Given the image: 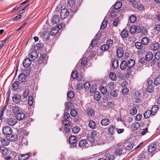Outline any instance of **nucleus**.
<instances>
[{
    "label": "nucleus",
    "instance_id": "obj_31",
    "mask_svg": "<svg viewBox=\"0 0 160 160\" xmlns=\"http://www.w3.org/2000/svg\"><path fill=\"white\" fill-rule=\"evenodd\" d=\"M0 150L1 151L3 155L5 156L8 155V152L7 148L5 147H0Z\"/></svg>",
    "mask_w": 160,
    "mask_h": 160
},
{
    "label": "nucleus",
    "instance_id": "obj_25",
    "mask_svg": "<svg viewBox=\"0 0 160 160\" xmlns=\"http://www.w3.org/2000/svg\"><path fill=\"white\" fill-rule=\"evenodd\" d=\"M117 56L118 58H121L123 54V51L122 47H119L118 48L117 51Z\"/></svg>",
    "mask_w": 160,
    "mask_h": 160
},
{
    "label": "nucleus",
    "instance_id": "obj_62",
    "mask_svg": "<svg viewBox=\"0 0 160 160\" xmlns=\"http://www.w3.org/2000/svg\"><path fill=\"white\" fill-rule=\"evenodd\" d=\"M91 85L90 83L88 82H86L84 84H83V86L85 89H86V91L90 87Z\"/></svg>",
    "mask_w": 160,
    "mask_h": 160
},
{
    "label": "nucleus",
    "instance_id": "obj_41",
    "mask_svg": "<svg viewBox=\"0 0 160 160\" xmlns=\"http://www.w3.org/2000/svg\"><path fill=\"white\" fill-rule=\"evenodd\" d=\"M96 126L95 122L92 120H91L89 121L88 126L92 129H94Z\"/></svg>",
    "mask_w": 160,
    "mask_h": 160
},
{
    "label": "nucleus",
    "instance_id": "obj_21",
    "mask_svg": "<svg viewBox=\"0 0 160 160\" xmlns=\"http://www.w3.org/2000/svg\"><path fill=\"white\" fill-rule=\"evenodd\" d=\"M60 20V17L59 15H54L53 18L51 19L52 23L55 24L58 23Z\"/></svg>",
    "mask_w": 160,
    "mask_h": 160
},
{
    "label": "nucleus",
    "instance_id": "obj_53",
    "mask_svg": "<svg viewBox=\"0 0 160 160\" xmlns=\"http://www.w3.org/2000/svg\"><path fill=\"white\" fill-rule=\"evenodd\" d=\"M129 18L130 21L131 23H133L136 21V17L134 15H132Z\"/></svg>",
    "mask_w": 160,
    "mask_h": 160
},
{
    "label": "nucleus",
    "instance_id": "obj_42",
    "mask_svg": "<svg viewBox=\"0 0 160 160\" xmlns=\"http://www.w3.org/2000/svg\"><path fill=\"white\" fill-rule=\"evenodd\" d=\"M110 94L111 96L113 97H117L118 95V93L117 90L113 88L111 89L110 92Z\"/></svg>",
    "mask_w": 160,
    "mask_h": 160
},
{
    "label": "nucleus",
    "instance_id": "obj_63",
    "mask_svg": "<svg viewBox=\"0 0 160 160\" xmlns=\"http://www.w3.org/2000/svg\"><path fill=\"white\" fill-rule=\"evenodd\" d=\"M136 30L135 29V25H133L130 27V32L131 34H133L136 32Z\"/></svg>",
    "mask_w": 160,
    "mask_h": 160
},
{
    "label": "nucleus",
    "instance_id": "obj_45",
    "mask_svg": "<svg viewBox=\"0 0 160 160\" xmlns=\"http://www.w3.org/2000/svg\"><path fill=\"white\" fill-rule=\"evenodd\" d=\"M140 126V124L138 122L134 123L132 125L133 130L134 131H135L138 129H139Z\"/></svg>",
    "mask_w": 160,
    "mask_h": 160
},
{
    "label": "nucleus",
    "instance_id": "obj_19",
    "mask_svg": "<svg viewBox=\"0 0 160 160\" xmlns=\"http://www.w3.org/2000/svg\"><path fill=\"white\" fill-rule=\"evenodd\" d=\"M27 76L23 73H21L18 76V79L22 82H25L26 81Z\"/></svg>",
    "mask_w": 160,
    "mask_h": 160
},
{
    "label": "nucleus",
    "instance_id": "obj_39",
    "mask_svg": "<svg viewBox=\"0 0 160 160\" xmlns=\"http://www.w3.org/2000/svg\"><path fill=\"white\" fill-rule=\"evenodd\" d=\"M20 84V82L18 81H15L14 83L12 84V89L13 90H17Z\"/></svg>",
    "mask_w": 160,
    "mask_h": 160
},
{
    "label": "nucleus",
    "instance_id": "obj_23",
    "mask_svg": "<svg viewBox=\"0 0 160 160\" xmlns=\"http://www.w3.org/2000/svg\"><path fill=\"white\" fill-rule=\"evenodd\" d=\"M73 125L71 126H67L64 127V131L67 133H65V136L67 137L68 136V134L70 133L71 132V130L73 127Z\"/></svg>",
    "mask_w": 160,
    "mask_h": 160
},
{
    "label": "nucleus",
    "instance_id": "obj_22",
    "mask_svg": "<svg viewBox=\"0 0 160 160\" xmlns=\"http://www.w3.org/2000/svg\"><path fill=\"white\" fill-rule=\"evenodd\" d=\"M110 122L109 119L106 118L102 119L101 121V125L103 126H106L108 125Z\"/></svg>",
    "mask_w": 160,
    "mask_h": 160
},
{
    "label": "nucleus",
    "instance_id": "obj_57",
    "mask_svg": "<svg viewBox=\"0 0 160 160\" xmlns=\"http://www.w3.org/2000/svg\"><path fill=\"white\" fill-rule=\"evenodd\" d=\"M130 112L132 115H134L137 112V110L135 107H132L130 110Z\"/></svg>",
    "mask_w": 160,
    "mask_h": 160
},
{
    "label": "nucleus",
    "instance_id": "obj_30",
    "mask_svg": "<svg viewBox=\"0 0 160 160\" xmlns=\"http://www.w3.org/2000/svg\"><path fill=\"white\" fill-rule=\"evenodd\" d=\"M62 124L65 126L68 127V126H72L73 124H72L69 120L68 119H65L62 121Z\"/></svg>",
    "mask_w": 160,
    "mask_h": 160
},
{
    "label": "nucleus",
    "instance_id": "obj_33",
    "mask_svg": "<svg viewBox=\"0 0 160 160\" xmlns=\"http://www.w3.org/2000/svg\"><path fill=\"white\" fill-rule=\"evenodd\" d=\"M134 45L137 49L140 50L142 49L143 46V45L141 42H135Z\"/></svg>",
    "mask_w": 160,
    "mask_h": 160
},
{
    "label": "nucleus",
    "instance_id": "obj_38",
    "mask_svg": "<svg viewBox=\"0 0 160 160\" xmlns=\"http://www.w3.org/2000/svg\"><path fill=\"white\" fill-rule=\"evenodd\" d=\"M12 135L10 138V141L12 142H15L17 141L18 140V135L16 133H13L11 134Z\"/></svg>",
    "mask_w": 160,
    "mask_h": 160
},
{
    "label": "nucleus",
    "instance_id": "obj_60",
    "mask_svg": "<svg viewBox=\"0 0 160 160\" xmlns=\"http://www.w3.org/2000/svg\"><path fill=\"white\" fill-rule=\"evenodd\" d=\"M45 56L46 55L44 54H42L41 55L38 60V62L39 63H41L42 62V61L45 59Z\"/></svg>",
    "mask_w": 160,
    "mask_h": 160
},
{
    "label": "nucleus",
    "instance_id": "obj_2",
    "mask_svg": "<svg viewBox=\"0 0 160 160\" xmlns=\"http://www.w3.org/2000/svg\"><path fill=\"white\" fill-rule=\"evenodd\" d=\"M68 5L70 8L71 11L73 13L76 12L78 10L77 8L76 4V2L75 0H69Z\"/></svg>",
    "mask_w": 160,
    "mask_h": 160
},
{
    "label": "nucleus",
    "instance_id": "obj_3",
    "mask_svg": "<svg viewBox=\"0 0 160 160\" xmlns=\"http://www.w3.org/2000/svg\"><path fill=\"white\" fill-rule=\"evenodd\" d=\"M157 148V146L155 142L151 143L148 146V151L149 153L150 154H152V155L155 154L158 151Z\"/></svg>",
    "mask_w": 160,
    "mask_h": 160
},
{
    "label": "nucleus",
    "instance_id": "obj_59",
    "mask_svg": "<svg viewBox=\"0 0 160 160\" xmlns=\"http://www.w3.org/2000/svg\"><path fill=\"white\" fill-rule=\"evenodd\" d=\"M74 96V93L73 91L69 92L67 94L68 97L69 98H72Z\"/></svg>",
    "mask_w": 160,
    "mask_h": 160
},
{
    "label": "nucleus",
    "instance_id": "obj_6",
    "mask_svg": "<svg viewBox=\"0 0 160 160\" xmlns=\"http://www.w3.org/2000/svg\"><path fill=\"white\" fill-rule=\"evenodd\" d=\"M146 85L147 86L146 90L148 92L151 93L153 91L154 88L153 86V81L152 80H148L146 82Z\"/></svg>",
    "mask_w": 160,
    "mask_h": 160
},
{
    "label": "nucleus",
    "instance_id": "obj_61",
    "mask_svg": "<svg viewBox=\"0 0 160 160\" xmlns=\"http://www.w3.org/2000/svg\"><path fill=\"white\" fill-rule=\"evenodd\" d=\"M5 107H3L2 108L0 112V120H2L3 118V116L5 110Z\"/></svg>",
    "mask_w": 160,
    "mask_h": 160
},
{
    "label": "nucleus",
    "instance_id": "obj_14",
    "mask_svg": "<svg viewBox=\"0 0 160 160\" xmlns=\"http://www.w3.org/2000/svg\"><path fill=\"white\" fill-rule=\"evenodd\" d=\"M31 63V60L28 58H26L23 60V65L26 68L29 67Z\"/></svg>",
    "mask_w": 160,
    "mask_h": 160
},
{
    "label": "nucleus",
    "instance_id": "obj_17",
    "mask_svg": "<svg viewBox=\"0 0 160 160\" xmlns=\"http://www.w3.org/2000/svg\"><path fill=\"white\" fill-rule=\"evenodd\" d=\"M40 37L43 39V41H46L49 38V33L48 32H44L41 33Z\"/></svg>",
    "mask_w": 160,
    "mask_h": 160
},
{
    "label": "nucleus",
    "instance_id": "obj_27",
    "mask_svg": "<svg viewBox=\"0 0 160 160\" xmlns=\"http://www.w3.org/2000/svg\"><path fill=\"white\" fill-rule=\"evenodd\" d=\"M20 108L17 106L14 105L12 107V111L14 114H16L19 112H20Z\"/></svg>",
    "mask_w": 160,
    "mask_h": 160
},
{
    "label": "nucleus",
    "instance_id": "obj_56",
    "mask_svg": "<svg viewBox=\"0 0 160 160\" xmlns=\"http://www.w3.org/2000/svg\"><path fill=\"white\" fill-rule=\"evenodd\" d=\"M80 128L79 127L76 126L72 128V132L74 133H78L80 131Z\"/></svg>",
    "mask_w": 160,
    "mask_h": 160
},
{
    "label": "nucleus",
    "instance_id": "obj_49",
    "mask_svg": "<svg viewBox=\"0 0 160 160\" xmlns=\"http://www.w3.org/2000/svg\"><path fill=\"white\" fill-rule=\"evenodd\" d=\"M1 142L3 145L4 146H6L8 145L9 143V142L7 140H6L4 138H2L1 139Z\"/></svg>",
    "mask_w": 160,
    "mask_h": 160
},
{
    "label": "nucleus",
    "instance_id": "obj_7",
    "mask_svg": "<svg viewBox=\"0 0 160 160\" xmlns=\"http://www.w3.org/2000/svg\"><path fill=\"white\" fill-rule=\"evenodd\" d=\"M6 122L7 123L9 126H14L17 123V119L15 117H11L7 119Z\"/></svg>",
    "mask_w": 160,
    "mask_h": 160
},
{
    "label": "nucleus",
    "instance_id": "obj_1",
    "mask_svg": "<svg viewBox=\"0 0 160 160\" xmlns=\"http://www.w3.org/2000/svg\"><path fill=\"white\" fill-rule=\"evenodd\" d=\"M127 63V68L125 75L126 76L129 77L132 74V69L135 65V62L133 59H131L129 60Z\"/></svg>",
    "mask_w": 160,
    "mask_h": 160
},
{
    "label": "nucleus",
    "instance_id": "obj_24",
    "mask_svg": "<svg viewBox=\"0 0 160 160\" xmlns=\"http://www.w3.org/2000/svg\"><path fill=\"white\" fill-rule=\"evenodd\" d=\"M146 59L148 61H150L152 60L153 55L151 52L149 51L147 52L146 55Z\"/></svg>",
    "mask_w": 160,
    "mask_h": 160
},
{
    "label": "nucleus",
    "instance_id": "obj_15",
    "mask_svg": "<svg viewBox=\"0 0 160 160\" xmlns=\"http://www.w3.org/2000/svg\"><path fill=\"white\" fill-rule=\"evenodd\" d=\"M134 98L136 102L140 103L142 102L141 94L138 92H135V95L134 96Z\"/></svg>",
    "mask_w": 160,
    "mask_h": 160
},
{
    "label": "nucleus",
    "instance_id": "obj_40",
    "mask_svg": "<svg viewBox=\"0 0 160 160\" xmlns=\"http://www.w3.org/2000/svg\"><path fill=\"white\" fill-rule=\"evenodd\" d=\"M87 113L88 116L92 117L94 115L95 112L91 108H88L87 111Z\"/></svg>",
    "mask_w": 160,
    "mask_h": 160
},
{
    "label": "nucleus",
    "instance_id": "obj_12",
    "mask_svg": "<svg viewBox=\"0 0 160 160\" xmlns=\"http://www.w3.org/2000/svg\"><path fill=\"white\" fill-rule=\"evenodd\" d=\"M123 148L121 146H116L113 149V153L115 155H120L122 152Z\"/></svg>",
    "mask_w": 160,
    "mask_h": 160
},
{
    "label": "nucleus",
    "instance_id": "obj_28",
    "mask_svg": "<svg viewBox=\"0 0 160 160\" xmlns=\"http://www.w3.org/2000/svg\"><path fill=\"white\" fill-rule=\"evenodd\" d=\"M128 31L124 29L121 32V35L122 38H125L128 37Z\"/></svg>",
    "mask_w": 160,
    "mask_h": 160
},
{
    "label": "nucleus",
    "instance_id": "obj_46",
    "mask_svg": "<svg viewBox=\"0 0 160 160\" xmlns=\"http://www.w3.org/2000/svg\"><path fill=\"white\" fill-rule=\"evenodd\" d=\"M154 84L156 86L158 85L160 83V76H158L154 79L153 82Z\"/></svg>",
    "mask_w": 160,
    "mask_h": 160
},
{
    "label": "nucleus",
    "instance_id": "obj_32",
    "mask_svg": "<svg viewBox=\"0 0 160 160\" xmlns=\"http://www.w3.org/2000/svg\"><path fill=\"white\" fill-rule=\"evenodd\" d=\"M141 42L143 45H146L149 43V39L148 37H144L142 39Z\"/></svg>",
    "mask_w": 160,
    "mask_h": 160
},
{
    "label": "nucleus",
    "instance_id": "obj_18",
    "mask_svg": "<svg viewBox=\"0 0 160 160\" xmlns=\"http://www.w3.org/2000/svg\"><path fill=\"white\" fill-rule=\"evenodd\" d=\"M25 116V114L22 112H19L17 114H15V118L17 120L21 121L23 120Z\"/></svg>",
    "mask_w": 160,
    "mask_h": 160
},
{
    "label": "nucleus",
    "instance_id": "obj_8",
    "mask_svg": "<svg viewBox=\"0 0 160 160\" xmlns=\"http://www.w3.org/2000/svg\"><path fill=\"white\" fill-rule=\"evenodd\" d=\"M149 46L150 50L153 51L158 50L160 47L159 44L155 41L151 42Z\"/></svg>",
    "mask_w": 160,
    "mask_h": 160
},
{
    "label": "nucleus",
    "instance_id": "obj_36",
    "mask_svg": "<svg viewBox=\"0 0 160 160\" xmlns=\"http://www.w3.org/2000/svg\"><path fill=\"white\" fill-rule=\"evenodd\" d=\"M115 126L114 125L110 126L108 129V132L109 134L113 135L115 133Z\"/></svg>",
    "mask_w": 160,
    "mask_h": 160
},
{
    "label": "nucleus",
    "instance_id": "obj_47",
    "mask_svg": "<svg viewBox=\"0 0 160 160\" xmlns=\"http://www.w3.org/2000/svg\"><path fill=\"white\" fill-rule=\"evenodd\" d=\"M99 89L102 94H105L107 92V89L102 85L100 86Z\"/></svg>",
    "mask_w": 160,
    "mask_h": 160
},
{
    "label": "nucleus",
    "instance_id": "obj_16",
    "mask_svg": "<svg viewBox=\"0 0 160 160\" xmlns=\"http://www.w3.org/2000/svg\"><path fill=\"white\" fill-rule=\"evenodd\" d=\"M88 145L87 141L85 139H82L78 143V146L80 147L86 148L88 147Z\"/></svg>",
    "mask_w": 160,
    "mask_h": 160
},
{
    "label": "nucleus",
    "instance_id": "obj_11",
    "mask_svg": "<svg viewBox=\"0 0 160 160\" xmlns=\"http://www.w3.org/2000/svg\"><path fill=\"white\" fill-rule=\"evenodd\" d=\"M69 14L68 9L65 8L62 9L60 12V16L62 19H64L68 17Z\"/></svg>",
    "mask_w": 160,
    "mask_h": 160
},
{
    "label": "nucleus",
    "instance_id": "obj_51",
    "mask_svg": "<svg viewBox=\"0 0 160 160\" xmlns=\"http://www.w3.org/2000/svg\"><path fill=\"white\" fill-rule=\"evenodd\" d=\"M70 114L72 116L75 117L78 115V112L75 109H72L70 111Z\"/></svg>",
    "mask_w": 160,
    "mask_h": 160
},
{
    "label": "nucleus",
    "instance_id": "obj_52",
    "mask_svg": "<svg viewBox=\"0 0 160 160\" xmlns=\"http://www.w3.org/2000/svg\"><path fill=\"white\" fill-rule=\"evenodd\" d=\"M151 112L150 110H147L144 114V117L145 118H147L151 116Z\"/></svg>",
    "mask_w": 160,
    "mask_h": 160
},
{
    "label": "nucleus",
    "instance_id": "obj_58",
    "mask_svg": "<svg viewBox=\"0 0 160 160\" xmlns=\"http://www.w3.org/2000/svg\"><path fill=\"white\" fill-rule=\"evenodd\" d=\"M133 147V143H129L128 146L126 147V150L127 151L131 150Z\"/></svg>",
    "mask_w": 160,
    "mask_h": 160
},
{
    "label": "nucleus",
    "instance_id": "obj_20",
    "mask_svg": "<svg viewBox=\"0 0 160 160\" xmlns=\"http://www.w3.org/2000/svg\"><path fill=\"white\" fill-rule=\"evenodd\" d=\"M21 96L18 94L14 95L12 98L13 102L16 103H18L21 101Z\"/></svg>",
    "mask_w": 160,
    "mask_h": 160
},
{
    "label": "nucleus",
    "instance_id": "obj_55",
    "mask_svg": "<svg viewBox=\"0 0 160 160\" xmlns=\"http://www.w3.org/2000/svg\"><path fill=\"white\" fill-rule=\"evenodd\" d=\"M108 24V21L107 20L106 21H105V20H103L102 22V24L100 28L101 29H104L107 26V24Z\"/></svg>",
    "mask_w": 160,
    "mask_h": 160
},
{
    "label": "nucleus",
    "instance_id": "obj_54",
    "mask_svg": "<svg viewBox=\"0 0 160 160\" xmlns=\"http://www.w3.org/2000/svg\"><path fill=\"white\" fill-rule=\"evenodd\" d=\"M101 33L100 32V31H99L98 33H97L95 36V38L96 40H99L101 39Z\"/></svg>",
    "mask_w": 160,
    "mask_h": 160
},
{
    "label": "nucleus",
    "instance_id": "obj_4",
    "mask_svg": "<svg viewBox=\"0 0 160 160\" xmlns=\"http://www.w3.org/2000/svg\"><path fill=\"white\" fill-rule=\"evenodd\" d=\"M103 156L102 158H98V160H114L116 157L113 155L107 152Z\"/></svg>",
    "mask_w": 160,
    "mask_h": 160
},
{
    "label": "nucleus",
    "instance_id": "obj_34",
    "mask_svg": "<svg viewBox=\"0 0 160 160\" xmlns=\"http://www.w3.org/2000/svg\"><path fill=\"white\" fill-rule=\"evenodd\" d=\"M127 67V63L125 61H122L120 65V68L122 70H125Z\"/></svg>",
    "mask_w": 160,
    "mask_h": 160
},
{
    "label": "nucleus",
    "instance_id": "obj_35",
    "mask_svg": "<svg viewBox=\"0 0 160 160\" xmlns=\"http://www.w3.org/2000/svg\"><path fill=\"white\" fill-rule=\"evenodd\" d=\"M83 73H80L78 75L77 78H76V80L78 81V82H82L84 81V78H83Z\"/></svg>",
    "mask_w": 160,
    "mask_h": 160
},
{
    "label": "nucleus",
    "instance_id": "obj_64",
    "mask_svg": "<svg viewBox=\"0 0 160 160\" xmlns=\"http://www.w3.org/2000/svg\"><path fill=\"white\" fill-rule=\"evenodd\" d=\"M155 58L157 60H160V51H158L156 52Z\"/></svg>",
    "mask_w": 160,
    "mask_h": 160
},
{
    "label": "nucleus",
    "instance_id": "obj_37",
    "mask_svg": "<svg viewBox=\"0 0 160 160\" xmlns=\"http://www.w3.org/2000/svg\"><path fill=\"white\" fill-rule=\"evenodd\" d=\"M72 103L70 102H65L64 104L65 106V110L66 112L68 111L71 108Z\"/></svg>",
    "mask_w": 160,
    "mask_h": 160
},
{
    "label": "nucleus",
    "instance_id": "obj_13",
    "mask_svg": "<svg viewBox=\"0 0 160 160\" xmlns=\"http://www.w3.org/2000/svg\"><path fill=\"white\" fill-rule=\"evenodd\" d=\"M38 57V53L35 50L31 52L29 54L28 57L32 59V60H35Z\"/></svg>",
    "mask_w": 160,
    "mask_h": 160
},
{
    "label": "nucleus",
    "instance_id": "obj_26",
    "mask_svg": "<svg viewBox=\"0 0 160 160\" xmlns=\"http://www.w3.org/2000/svg\"><path fill=\"white\" fill-rule=\"evenodd\" d=\"M94 93V99L97 101H99L101 98V95L100 93L98 91H96Z\"/></svg>",
    "mask_w": 160,
    "mask_h": 160
},
{
    "label": "nucleus",
    "instance_id": "obj_48",
    "mask_svg": "<svg viewBox=\"0 0 160 160\" xmlns=\"http://www.w3.org/2000/svg\"><path fill=\"white\" fill-rule=\"evenodd\" d=\"M83 83L79 82L77 83L76 85V89L77 91H79L83 88Z\"/></svg>",
    "mask_w": 160,
    "mask_h": 160
},
{
    "label": "nucleus",
    "instance_id": "obj_5",
    "mask_svg": "<svg viewBox=\"0 0 160 160\" xmlns=\"http://www.w3.org/2000/svg\"><path fill=\"white\" fill-rule=\"evenodd\" d=\"M69 142L71 145L70 148H76L77 147V138L74 136L71 135L69 138Z\"/></svg>",
    "mask_w": 160,
    "mask_h": 160
},
{
    "label": "nucleus",
    "instance_id": "obj_10",
    "mask_svg": "<svg viewBox=\"0 0 160 160\" xmlns=\"http://www.w3.org/2000/svg\"><path fill=\"white\" fill-rule=\"evenodd\" d=\"M3 133L6 135H9L12 134V129L8 126H5L3 127L2 129Z\"/></svg>",
    "mask_w": 160,
    "mask_h": 160
},
{
    "label": "nucleus",
    "instance_id": "obj_44",
    "mask_svg": "<svg viewBox=\"0 0 160 160\" xmlns=\"http://www.w3.org/2000/svg\"><path fill=\"white\" fill-rule=\"evenodd\" d=\"M122 2L119 1L116 3L114 6V8L115 9L117 10L119 9L122 6Z\"/></svg>",
    "mask_w": 160,
    "mask_h": 160
},
{
    "label": "nucleus",
    "instance_id": "obj_50",
    "mask_svg": "<svg viewBox=\"0 0 160 160\" xmlns=\"http://www.w3.org/2000/svg\"><path fill=\"white\" fill-rule=\"evenodd\" d=\"M110 78L112 80L115 81L117 79V77L115 74L113 72H111L109 75Z\"/></svg>",
    "mask_w": 160,
    "mask_h": 160
},
{
    "label": "nucleus",
    "instance_id": "obj_43",
    "mask_svg": "<svg viewBox=\"0 0 160 160\" xmlns=\"http://www.w3.org/2000/svg\"><path fill=\"white\" fill-rule=\"evenodd\" d=\"M109 47L108 44H104L102 45L100 47L101 50L102 51H107L109 48Z\"/></svg>",
    "mask_w": 160,
    "mask_h": 160
},
{
    "label": "nucleus",
    "instance_id": "obj_9",
    "mask_svg": "<svg viewBox=\"0 0 160 160\" xmlns=\"http://www.w3.org/2000/svg\"><path fill=\"white\" fill-rule=\"evenodd\" d=\"M62 25L64 26V25L62 24L61 25L58 24V27H56L53 28L50 32V34L52 36H54L56 35L59 31L60 28L62 27Z\"/></svg>",
    "mask_w": 160,
    "mask_h": 160
},
{
    "label": "nucleus",
    "instance_id": "obj_29",
    "mask_svg": "<svg viewBox=\"0 0 160 160\" xmlns=\"http://www.w3.org/2000/svg\"><path fill=\"white\" fill-rule=\"evenodd\" d=\"M112 68L113 69H116L118 66V61L117 59H115L112 63Z\"/></svg>",
    "mask_w": 160,
    "mask_h": 160
}]
</instances>
